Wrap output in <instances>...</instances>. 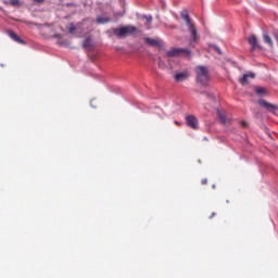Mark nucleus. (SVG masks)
I'll use <instances>...</instances> for the list:
<instances>
[{"mask_svg":"<svg viewBox=\"0 0 278 278\" xmlns=\"http://www.w3.org/2000/svg\"><path fill=\"white\" fill-rule=\"evenodd\" d=\"M112 34L118 38H127V36H136V34H140V29L136 26L128 25L119 28H113Z\"/></svg>","mask_w":278,"mask_h":278,"instance_id":"1","label":"nucleus"},{"mask_svg":"<svg viewBox=\"0 0 278 278\" xmlns=\"http://www.w3.org/2000/svg\"><path fill=\"white\" fill-rule=\"evenodd\" d=\"M181 18H184L186 25L188 26V31H190L191 40L190 42H198L199 34H197V26H194L192 20H190V15L188 11L181 12Z\"/></svg>","mask_w":278,"mask_h":278,"instance_id":"2","label":"nucleus"},{"mask_svg":"<svg viewBox=\"0 0 278 278\" xmlns=\"http://www.w3.org/2000/svg\"><path fill=\"white\" fill-rule=\"evenodd\" d=\"M197 81L201 86H205L210 81V71L205 66L195 67Z\"/></svg>","mask_w":278,"mask_h":278,"instance_id":"3","label":"nucleus"},{"mask_svg":"<svg viewBox=\"0 0 278 278\" xmlns=\"http://www.w3.org/2000/svg\"><path fill=\"white\" fill-rule=\"evenodd\" d=\"M165 58H190V50L186 48H174L166 51Z\"/></svg>","mask_w":278,"mask_h":278,"instance_id":"4","label":"nucleus"},{"mask_svg":"<svg viewBox=\"0 0 278 278\" xmlns=\"http://www.w3.org/2000/svg\"><path fill=\"white\" fill-rule=\"evenodd\" d=\"M186 123L191 129H199V119L197 118V116L188 115L186 117Z\"/></svg>","mask_w":278,"mask_h":278,"instance_id":"5","label":"nucleus"},{"mask_svg":"<svg viewBox=\"0 0 278 278\" xmlns=\"http://www.w3.org/2000/svg\"><path fill=\"white\" fill-rule=\"evenodd\" d=\"M249 78L250 79H255V73L250 72L248 74H244L240 79H239V84L241 86H249Z\"/></svg>","mask_w":278,"mask_h":278,"instance_id":"6","label":"nucleus"},{"mask_svg":"<svg viewBox=\"0 0 278 278\" xmlns=\"http://www.w3.org/2000/svg\"><path fill=\"white\" fill-rule=\"evenodd\" d=\"M258 105H261V108H265V110H268V112H275V110H277V106L273 103L267 102L266 100H258Z\"/></svg>","mask_w":278,"mask_h":278,"instance_id":"7","label":"nucleus"},{"mask_svg":"<svg viewBox=\"0 0 278 278\" xmlns=\"http://www.w3.org/2000/svg\"><path fill=\"white\" fill-rule=\"evenodd\" d=\"M249 45H251L250 51H255L256 49H262V46L257 43V37L255 35H252L248 38Z\"/></svg>","mask_w":278,"mask_h":278,"instance_id":"8","label":"nucleus"},{"mask_svg":"<svg viewBox=\"0 0 278 278\" xmlns=\"http://www.w3.org/2000/svg\"><path fill=\"white\" fill-rule=\"evenodd\" d=\"M190 75L188 74V72H181L174 75V79L177 84L186 81V79H188Z\"/></svg>","mask_w":278,"mask_h":278,"instance_id":"9","label":"nucleus"},{"mask_svg":"<svg viewBox=\"0 0 278 278\" xmlns=\"http://www.w3.org/2000/svg\"><path fill=\"white\" fill-rule=\"evenodd\" d=\"M9 36H10V38H12V40H14L15 42H18V45H25V40L21 39V37H18V35H16V33L10 30Z\"/></svg>","mask_w":278,"mask_h":278,"instance_id":"10","label":"nucleus"},{"mask_svg":"<svg viewBox=\"0 0 278 278\" xmlns=\"http://www.w3.org/2000/svg\"><path fill=\"white\" fill-rule=\"evenodd\" d=\"M217 116L222 125H227V115L225 113L220 112V110H217Z\"/></svg>","mask_w":278,"mask_h":278,"instance_id":"11","label":"nucleus"},{"mask_svg":"<svg viewBox=\"0 0 278 278\" xmlns=\"http://www.w3.org/2000/svg\"><path fill=\"white\" fill-rule=\"evenodd\" d=\"M144 41L147 42V45H150L151 47H157V45H160L159 40L151 38H146Z\"/></svg>","mask_w":278,"mask_h":278,"instance_id":"12","label":"nucleus"},{"mask_svg":"<svg viewBox=\"0 0 278 278\" xmlns=\"http://www.w3.org/2000/svg\"><path fill=\"white\" fill-rule=\"evenodd\" d=\"M99 25H104L105 23H110V17L100 16L96 20Z\"/></svg>","mask_w":278,"mask_h":278,"instance_id":"13","label":"nucleus"},{"mask_svg":"<svg viewBox=\"0 0 278 278\" xmlns=\"http://www.w3.org/2000/svg\"><path fill=\"white\" fill-rule=\"evenodd\" d=\"M263 40L266 45H268L269 47H273V39L270 38V36L268 35H263Z\"/></svg>","mask_w":278,"mask_h":278,"instance_id":"14","label":"nucleus"},{"mask_svg":"<svg viewBox=\"0 0 278 278\" xmlns=\"http://www.w3.org/2000/svg\"><path fill=\"white\" fill-rule=\"evenodd\" d=\"M256 94H264L266 92V89L263 87H257L255 89Z\"/></svg>","mask_w":278,"mask_h":278,"instance_id":"15","label":"nucleus"},{"mask_svg":"<svg viewBox=\"0 0 278 278\" xmlns=\"http://www.w3.org/2000/svg\"><path fill=\"white\" fill-rule=\"evenodd\" d=\"M67 30H68L70 34H73L76 30L75 25L68 24L67 25Z\"/></svg>","mask_w":278,"mask_h":278,"instance_id":"16","label":"nucleus"},{"mask_svg":"<svg viewBox=\"0 0 278 278\" xmlns=\"http://www.w3.org/2000/svg\"><path fill=\"white\" fill-rule=\"evenodd\" d=\"M10 5H13V7H20L21 5V1L20 0H10Z\"/></svg>","mask_w":278,"mask_h":278,"instance_id":"17","label":"nucleus"},{"mask_svg":"<svg viewBox=\"0 0 278 278\" xmlns=\"http://www.w3.org/2000/svg\"><path fill=\"white\" fill-rule=\"evenodd\" d=\"M214 51H216V53H218V55H223V51H220V48L218 47H213Z\"/></svg>","mask_w":278,"mask_h":278,"instance_id":"18","label":"nucleus"},{"mask_svg":"<svg viewBox=\"0 0 278 278\" xmlns=\"http://www.w3.org/2000/svg\"><path fill=\"white\" fill-rule=\"evenodd\" d=\"M146 18L147 23H151L153 21L152 16H143Z\"/></svg>","mask_w":278,"mask_h":278,"instance_id":"19","label":"nucleus"},{"mask_svg":"<svg viewBox=\"0 0 278 278\" xmlns=\"http://www.w3.org/2000/svg\"><path fill=\"white\" fill-rule=\"evenodd\" d=\"M90 40L86 39L83 43V47L86 49L89 46Z\"/></svg>","mask_w":278,"mask_h":278,"instance_id":"20","label":"nucleus"},{"mask_svg":"<svg viewBox=\"0 0 278 278\" xmlns=\"http://www.w3.org/2000/svg\"><path fill=\"white\" fill-rule=\"evenodd\" d=\"M201 184L202 186H207V178L202 179Z\"/></svg>","mask_w":278,"mask_h":278,"instance_id":"21","label":"nucleus"},{"mask_svg":"<svg viewBox=\"0 0 278 278\" xmlns=\"http://www.w3.org/2000/svg\"><path fill=\"white\" fill-rule=\"evenodd\" d=\"M37 3H45V0H35Z\"/></svg>","mask_w":278,"mask_h":278,"instance_id":"22","label":"nucleus"},{"mask_svg":"<svg viewBox=\"0 0 278 278\" xmlns=\"http://www.w3.org/2000/svg\"><path fill=\"white\" fill-rule=\"evenodd\" d=\"M241 125H242L243 127H247V126H248L247 122H241Z\"/></svg>","mask_w":278,"mask_h":278,"instance_id":"23","label":"nucleus"},{"mask_svg":"<svg viewBox=\"0 0 278 278\" xmlns=\"http://www.w3.org/2000/svg\"><path fill=\"white\" fill-rule=\"evenodd\" d=\"M213 216H216V213L213 212L212 215L210 216V218H212Z\"/></svg>","mask_w":278,"mask_h":278,"instance_id":"24","label":"nucleus"},{"mask_svg":"<svg viewBox=\"0 0 278 278\" xmlns=\"http://www.w3.org/2000/svg\"><path fill=\"white\" fill-rule=\"evenodd\" d=\"M56 38H60V35H55Z\"/></svg>","mask_w":278,"mask_h":278,"instance_id":"25","label":"nucleus"},{"mask_svg":"<svg viewBox=\"0 0 278 278\" xmlns=\"http://www.w3.org/2000/svg\"><path fill=\"white\" fill-rule=\"evenodd\" d=\"M176 125H179V122H175Z\"/></svg>","mask_w":278,"mask_h":278,"instance_id":"26","label":"nucleus"}]
</instances>
